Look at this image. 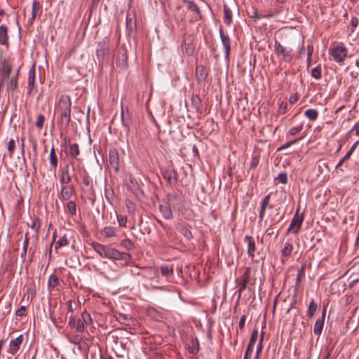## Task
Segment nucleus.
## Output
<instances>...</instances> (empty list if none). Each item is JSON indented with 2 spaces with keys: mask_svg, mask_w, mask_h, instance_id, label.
Here are the masks:
<instances>
[{
  "mask_svg": "<svg viewBox=\"0 0 359 359\" xmlns=\"http://www.w3.org/2000/svg\"><path fill=\"white\" fill-rule=\"evenodd\" d=\"M0 44L6 46L9 44L8 29L4 24L0 25Z\"/></svg>",
  "mask_w": 359,
  "mask_h": 359,
  "instance_id": "21",
  "label": "nucleus"
},
{
  "mask_svg": "<svg viewBox=\"0 0 359 359\" xmlns=\"http://www.w3.org/2000/svg\"><path fill=\"white\" fill-rule=\"evenodd\" d=\"M292 250V244L289 242H286L284 245V248L281 250L280 262L283 264H285L287 261L288 257L291 256Z\"/></svg>",
  "mask_w": 359,
  "mask_h": 359,
  "instance_id": "18",
  "label": "nucleus"
},
{
  "mask_svg": "<svg viewBox=\"0 0 359 359\" xmlns=\"http://www.w3.org/2000/svg\"><path fill=\"white\" fill-rule=\"evenodd\" d=\"M306 264H303L298 271V274L295 282V290H297L300 287V282L305 276Z\"/></svg>",
  "mask_w": 359,
  "mask_h": 359,
  "instance_id": "33",
  "label": "nucleus"
},
{
  "mask_svg": "<svg viewBox=\"0 0 359 359\" xmlns=\"http://www.w3.org/2000/svg\"><path fill=\"white\" fill-rule=\"evenodd\" d=\"M82 183L84 186L90 187L93 189L92 180L87 172L85 170L83 171V175H82Z\"/></svg>",
  "mask_w": 359,
  "mask_h": 359,
  "instance_id": "44",
  "label": "nucleus"
},
{
  "mask_svg": "<svg viewBox=\"0 0 359 359\" xmlns=\"http://www.w3.org/2000/svg\"><path fill=\"white\" fill-rule=\"evenodd\" d=\"M304 115L311 121H315L318 117V111L315 109H306Z\"/></svg>",
  "mask_w": 359,
  "mask_h": 359,
  "instance_id": "36",
  "label": "nucleus"
},
{
  "mask_svg": "<svg viewBox=\"0 0 359 359\" xmlns=\"http://www.w3.org/2000/svg\"><path fill=\"white\" fill-rule=\"evenodd\" d=\"M168 201H163L158 206V209L162 216L165 219H171L173 217L171 208H175L177 203L180 202V199L175 194H168Z\"/></svg>",
  "mask_w": 359,
  "mask_h": 359,
  "instance_id": "2",
  "label": "nucleus"
},
{
  "mask_svg": "<svg viewBox=\"0 0 359 359\" xmlns=\"http://www.w3.org/2000/svg\"><path fill=\"white\" fill-rule=\"evenodd\" d=\"M224 22L230 26L233 22V12L231 8L226 5H224Z\"/></svg>",
  "mask_w": 359,
  "mask_h": 359,
  "instance_id": "24",
  "label": "nucleus"
},
{
  "mask_svg": "<svg viewBox=\"0 0 359 359\" xmlns=\"http://www.w3.org/2000/svg\"><path fill=\"white\" fill-rule=\"evenodd\" d=\"M273 14H264L263 15L264 18H271L276 15H278L281 11V7H279L278 8L271 9Z\"/></svg>",
  "mask_w": 359,
  "mask_h": 359,
  "instance_id": "58",
  "label": "nucleus"
},
{
  "mask_svg": "<svg viewBox=\"0 0 359 359\" xmlns=\"http://www.w3.org/2000/svg\"><path fill=\"white\" fill-rule=\"evenodd\" d=\"M91 246L93 250L98 253L102 257L107 258V255L108 253V250L109 249V246L104 245L97 242H93L91 243Z\"/></svg>",
  "mask_w": 359,
  "mask_h": 359,
  "instance_id": "23",
  "label": "nucleus"
},
{
  "mask_svg": "<svg viewBox=\"0 0 359 359\" xmlns=\"http://www.w3.org/2000/svg\"><path fill=\"white\" fill-rule=\"evenodd\" d=\"M184 18H185V12L182 9V6H180V5L177 6L176 11L175 13V18L176 21L177 22H182V21H184Z\"/></svg>",
  "mask_w": 359,
  "mask_h": 359,
  "instance_id": "34",
  "label": "nucleus"
},
{
  "mask_svg": "<svg viewBox=\"0 0 359 359\" xmlns=\"http://www.w3.org/2000/svg\"><path fill=\"white\" fill-rule=\"evenodd\" d=\"M15 148V140L13 139H11L8 142V146H7V149H8V152L10 153V156H12V155L14 152Z\"/></svg>",
  "mask_w": 359,
  "mask_h": 359,
  "instance_id": "56",
  "label": "nucleus"
},
{
  "mask_svg": "<svg viewBox=\"0 0 359 359\" xmlns=\"http://www.w3.org/2000/svg\"><path fill=\"white\" fill-rule=\"evenodd\" d=\"M96 54L100 61H103L105 57L109 55V39L107 38H104L98 43Z\"/></svg>",
  "mask_w": 359,
  "mask_h": 359,
  "instance_id": "10",
  "label": "nucleus"
},
{
  "mask_svg": "<svg viewBox=\"0 0 359 359\" xmlns=\"http://www.w3.org/2000/svg\"><path fill=\"white\" fill-rule=\"evenodd\" d=\"M259 158H260V156L259 154H257V153L252 154L251 161H250V170L255 169L258 165V164L259 163Z\"/></svg>",
  "mask_w": 359,
  "mask_h": 359,
  "instance_id": "42",
  "label": "nucleus"
},
{
  "mask_svg": "<svg viewBox=\"0 0 359 359\" xmlns=\"http://www.w3.org/2000/svg\"><path fill=\"white\" fill-rule=\"evenodd\" d=\"M219 36L221 38L222 45L224 48L225 57L226 58H229L231 50L230 38L227 34L224 33L222 29L219 31Z\"/></svg>",
  "mask_w": 359,
  "mask_h": 359,
  "instance_id": "17",
  "label": "nucleus"
},
{
  "mask_svg": "<svg viewBox=\"0 0 359 359\" xmlns=\"http://www.w3.org/2000/svg\"><path fill=\"white\" fill-rule=\"evenodd\" d=\"M20 69H18L15 75L12 76L9 81L7 83V90L8 91H15L18 86V74H19Z\"/></svg>",
  "mask_w": 359,
  "mask_h": 359,
  "instance_id": "28",
  "label": "nucleus"
},
{
  "mask_svg": "<svg viewBox=\"0 0 359 359\" xmlns=\"http://www.w3.org/2000/svg\"><path fill=\"white\" fill-rule=\"evenodd\" d=\"M274 52L278 56L286 62H291L293 60V50L283 46L278 40H275Z\"/></svg>",
  "mask_w": 359,
  "mask_h": 359,
  "instance_id": "3",
  "label": "nucleus"
},
{
  "mask_svg": "<svg viewBox=\"0 0 359 359\" xmlns=\"http://www.w3.org/2000/svg\"><path fill=\"white\" fill-rule=\"evenodd\" d=\"M67 155H69L74 160L79 161V159L78 158V156L80 155L79 145L77 143L69 144Z\"/></svg>",
  "mask_w": 359,
  "mask_h": 359,
  "instance_id": "26",
  "label": "nucleus"
},
{
  "mask_svg": "<svg viewBox=\"0 0 359 359\" xmlns=\"http://www.w3.org/2000/svg\"><path fill=\"white\" fill-rule=\"evenodd\" d=\"M186 6L187 10L193 13V16L189 20L190 23H194L203 19L202 12L198 6L192 0H181Z\"/></svg>",
  "mask_w": 359,
  "mask_h": 359,
  "instance_id": "5",
  "label": "nucleus"
},
{
  "mask_svg": "<svg viewBox=\"0 0 359 359\" xmlns=\"http://www.w3.org/2000/svg\"><path fill=\"white\" fill-rule=\"evenodd\" d=\"M107 258L114 260H123L128 265L132 259V256L128 252H121L115 248L109 247Z\"/></svg>",
  "mask_w": 359,
  "mask_h": 359,
  "instance_id": "6",
  "label": "nucleus"
},
{
  "mask_svg": "<svg viewBox=\"0 0 359 359\" xmlns=\"http://www.w3.org/2000/svg\"><path fill=\"white\" fill-rule=\"evenodd\" d=\"M244 241L248 244V257L250 258H254L255 252L257 249L254 238L250 236H245Z\"/></svg>",
  "mask_w": 359,
  "mask_h": 359,
  "instance_id": "19",
  "label": "nucleus"
},
{
  "mask_svg": "<svg viewBox=\"0 0 359 359\" xmlns=\"http://www.w3.org/2000/svg\"><path fill=\"white\" fill-rule=\"evenodd\" d=\"M196 76L198 83L205 81L208 76V72L203 66H197L196 68Z\"/></svg>",
  "mask_w": 359,
  "mask_h": 359,
  "instance_id": "25",
  "label": "nucleus"
},
{
  "mask_svg": "<svg viewBox=\"0 0 359 359\" xmlns=\"http://www.w3.org/2000/svg\"><path fill=\"white\" fill-rule=\"evenodd\" d=\"M262 348H263V341H262V339H259V344L257 346L256 354L253 359H259V355L262 351Z\"/></svg>",
  "mask_w": 359,
  "mask_h": 359,
  "instance_id": "59",
  "label": "nucleus"
},
{
  "mask_svg": "<svg viewBox=\"0 0 359 359\" xmlns=\"http://www.w3.org/2000/svg\"><path fill=\"white\" fill-rule=\"evenodd\" d=\"M50 164L53 170H56L57 166V157L54 147H52L50 151Z\"/></svg>",
  "mask_w": 359,
  "mask_h": 359,
  "instance_id": "35",
  "label": "nucleus"
},
{
  "mask_svg": "<svg viewBox=\"0 0 359 359\" xmlns=\"http://www.w3.org/2000/svg\"><path fill=\"white\" fill-rule=\"evenodd\" d=\"M68 341L73 344L78 345L83 341V337L81 334H67Z\"/></svg>",
  "mask_w": 359,
  "mask_h": 359,
  "instance_id": "37",
  "label": "nucleus"
},
{
  "mask_svg": "<svg viewBox=\"0 0 359 359\" xmlns=\"http://www.w3.org/2000/svg\"><path fill=\"white\" fill-rule=\"evenodd\" d=\"M41 227V221L36 217L32 220L31 228L33 229L36 233H38Z\"/></svg>",
  "mask_w": 359,
  "mask_h": 359,
  "instance_id": "51",
  "label": "nucleus"
},
{
  "mask_svg": "<svg viewBox=\"0 0 359 359\" xmlns=\"http://www.w3.org/2000/svg\"><path fill=\"white\" fill-rule=\"evenodd\" d=\"M351 157V155L349 154L346 153V155L338 162V163L336 165V170H337L339 169V168L343 165V163L349 159Z\"/></svg>",
  "mask_w": 359,
  "mask_h": 359,
  "instance_id": "64",
  "label": "nucleus"
},
{
  "mask_svg": "<svg viewBox=\"0 0 359 359\" xmlns=\"http://www.w3.org/2000/svg\"><path fill=\"white\" fill-rule=\"evenodd\" d=\"M185 52L188 55H192L194 52V46L191 43H187L185 45Z\"/></svg>",
  "mask_w": 359,
  "mask_h": 359,
  "instance_id": "63",
  "label": "nucleus"
},
{
  "mask_svg": "<svg viewBox=\"0 0 359 359\" xmlns=\"http://www.w3.org/2000/svg\"><path fill=\"white\" fill-rule=\"evenodd\" d=\"M81 319L86 325H90L93 323V319L90 313L86 311L81 313Z\"/></svg>",
  "mask_w": 359,
  "mask_h": 359,
  "instance_id": "49",
  "label": "nucleus"
},
{
  "mask_svg": "<svg viewBox=\"0 0 359 359\" xmlns=\"http://www.w3.org/2000/svg\"><path fill=\"white\" fill-rule=\"evenodd\" d=\"M311 76L316 79H320L322 76L321 66L318 65L314 67L311 72Z\"/></svg>",
  "mask_w": 359,
  "mask_h": 359,
  "instance_id": "45",
  "label": "nucleus"
},
{
  "mask_svg": "<svg viewBox=\"0 0 359 359\" xmlns=\"http://www.w3.org/2000/svg\"><path fill=\"white\" fill-rule=\"evenodd\" d=\"M325 314H326V307L324 306L323 311H322L321 317L320 318H318L316 320L315 324H314L313 333L315 335H318L319 337L321 334L323 327H324Z\"/></svg>",
  "mask_w": 359,
  "mask_h": 359,
  "instance_id": "16",
  "label": "nucleus"
},
{
  "mask_svg": "<svg viewBox=\"0 0 359 359\" xmlns=\"http://www.w3.org/2000/svg\"><path fill=\"white\" fill-rule=\"evenodd\" d=\"M287 107H288L287 103L285 102H282L279 104V107H278V114H285L287 111Z\"/></svg>",
  "mask_w": 359,
  "mask_h": 359,
  "instance_id": "54",
  "label": "nucleus"
},
{
  "mask_svg": "<svg viewBox=\"0 0 359 359\" xmlns=\"http://www.w3.org/2000/svg\"><path fill=\"white\" fill-rule=\"evenodd\" d=\"M303 220V216L299 215V210H297L287 228V233L290 232L297 233L301 229Z\"/></svg>",
  "mask_w": 359,
  "mask_h": 359,
  "instance_id": "9",
  "label": "nucleus"
},
{
  "mask_svg": "<svg viewBox=\"0 0 359 359\" xmlns=\"http://www.w3.org/2000/svg\"><path fill=\"white\" fill-rule=\"evenodd\" d=\"M109 161L111 168L116 172L119 170V155L115 148H111L109 151Z\"/></svg>",
  "mask_w": 359,
  "mask_h": 359,
  "instance_id": "13",
  "label": "nucleus"
},
{
  "mask_svg": "<svg viewBox=\"0 0 359 359\" xmlns=\"http://www.w3.org/2000/svg\"><path fill=\"white\" fill-rule=\"evenodd\" d=\"M277 180L282 184H286L287 182V175L285 172H281L278 175Z\"/></svg>",
  "mask_w": 359,
  "mask_h": 359,
  "instance_id": "62",
  "label": "nucleus"
},
{
  "mask_svg": "<svg viewBox=\"0 0 359 359\" xmlns=\"http://www.w3.org/2000/svg\"><path fill=\"white\" fill-rule=\"evenodd\" d=\"M24 337L22 334L19 335L14 339L11 340L7 350L8 353L11 355H15L20 348V346L22 344Z\"/></svg>",
  "mask_w": 359,
  "mask_h": 359,
  "instance_id": "14",
  "label": "nucleus"
},
{
  "mask_svg": "<svg viewBox=\"0 0 359 359\" xmlns=\"http://www.w3.org/2000/svg\"><path fill=\"white\" fill-rule=\"evenodd\" d=\"M241 280L249 284L250 286L255 285L256 278L251 276V268L250 266L244 269V273L242 275Z\"/></svg>",
  "mask_w": 359,
  "mask_h": 359,
  "instance_id": "22",
  "label": "nucleus"
},
{
  "mask_svg": "<svg viewBox=\"0 0 359 359\" xmlns=\"http://www.w3.org/2000/svg\"><path fill=\"white\" fill-rule=\"evenodd\" d=\"M187 350L189 353L196 354L199 351V342L197 338L191 337L190 344H188Z\"/></svg>",
  "mask_w": 359,
  "mask_h": 359,
  "instance_id": "27",
  "label": "nucleus"
},
{
  "mask_svg": "<svg viewBox=\"0 0 359 359\" xmlns=\"http://www.w3.org/2000/svg\"><path fill=\"white\" fill-rule=\"evenodd\" d=\"M128 188L132 191L136 198L141 200L144 197L143 190L140 188L137 180L132 175L129 177Z\"/></svg>",
  "mask_w": 359,
  "mask_h": 359,
  "instance_id": "8",
  "label": "nucleus"
},
{
  "mask_svg": "<svg viewBox=\"0 0 359 359\" xmlns=\"http://www.w3.org/2000/svg\"><path fill=\"white\" fill-rule=\"evenodd\" d=\"M162 175L170 185L175 184L177 182L178 174L177 171L172 168V166H170L163 170Z\"/></svg>",
  "mask_w": 359,
  "mask_h": 359,
  "instance_id": "12",
  "label": "nucleus"
},
{
  "mask_svg": "<svg viewBox=\"0 0 359 359\" xmlns=\"http://www.w3.org/2000/svg\"><path fill=\"white\" fill-rule=\"evenodd\" d=\"M117 221L121 227H126L127 224L126 216L122 215H116Z\"/></svg>",
  "mask_w": 359,
  "mask_h": 359,
  "instance_id": "53",
  "label": "nucleus"
},
{
  "mask_svg": "<svg viewBox=\"0 0 359 359\" xmlns=\"http://www.w3.org/2000/svg\"><path fill=\"white\" fill-rule=\"evenodd\" d=\"M126 207L129 213L134 214L136 211V205L130 199L126 200Z\"/></svg>",
  "mask_w": 359,
  "mask_h": 359,
  "instance_id": "46",
  "label": "nucleus"
},
{
  "mask_svg": "<svg viewBox=\"0 0 359 359\" xmlns=\"http://www.w3.org/2000/svg\"><path fill=\"white\" fill-rule=\"evenodd\" d=\"M70 168H72L73 171L81 170L79 165H76L74 160H72L69 163L66 164L60 172V182L61 185L68 184L71 182L72 177L69 173Z\"/></svg>",
  "mask_w": 359,
  "mask_h": 359,
  "instance_id": "4",
  "label": "nucleus"
},
{
  "mask_svg": "<svg viewBox=\"0 0 359 359\" xmlns=\"http://www.w3.org/2000/svg\"><path fill=\"white\" fill-rule=\"evenodd\" d=\"M258 337V330L257 328H255L251 334L249 343L248 344V349H250L251 348H254V345L257 340Z\"/></svg>",
  "mask_w": 359,
  "mask_h": 359,
  "instance_id": "39",
  "label": "nucleus"
},
{
  "mask_svg": "<svg viewBox=\"0 0 359 359\" xmlns=\"http://www.w3.org/2000/svg\"><path fill=\"white\" fill-rule=\"evenodd\" d=\"M42 13V6L41 3L36 0L34 1L32 7V16L29 19L31 24L34 22L37 15H41Z\"/></svg>",
  "mask_w": 359,
  "mask_h": 359,
  "instance_id": "20",
  "label": "nucleus"
},
{
  "mask_svg": "<svg viewBox=\"0 0 359 359\" xmlns=\"http://www.w3.org/2000/svg\"><path fill=\"white\" fill-rule=\"evenodd\" d=\"M44 121H45V117L43 114H39L37 116V118H36V121L35 122V126L36 127L39 129V130H41L42 129L43 126V124H44Z\"/></svg>",
  "mask_w": 359,
  "mask_h": 359,
  "instance_id": "52",
  "label": "nucleus"
},
{
  "mask_svg": "<svg viewBox=\"0 0 359 359\" xmlns=\"http://www.w3.org/2000/svg\"><path fill=\"white\" fill-rule=\"evenodd\" d=\"M27 308L25 306H21L20 308L15 311V316L18 317H24L27 315Z\"/></svg>",
  "mask_w": 359,
  "mask_h": 359,
  "instance_id": "57",
  "label": "nucleus"
},
{
  "mask_svg": "<svg viewBox=\"0 0 359 359\" xmlns=\"http://www.w3.org/2000/svg\"><path fill=\"white\" fill-rule=\"evenodd\" d=\"M85 325L86 324L83 322V320L79 318L77 320L76 325V330L78 332H83L85 330Z\"/></svg>",
  "mask_w": 359,
  "mask_h": 359,
  "instance_id": "55",
  "label": "nucleus"
},
{
  "mask_svg": "<svg viewBox=\"0 0 359 359\" xmlns=\"http://www.w3.org/2000/svg\"><path fill=\"white\" fill-rule=\"evenodd\" d=\"M66 212L71 216H74L76 214V204L73 201H68L65 206Z\"/></svg>",
  "mask_w": 359,
  "mask_h": 359,
  "instance_id": "31",
  "label": "nucleus"
},
{
  "mask_svg": "<svg viewBox=\"0 0 359 359\" xmlns=\"http://www.w3.org/2000/svg\"><path fill=\"white\" fill-rule=\"evenodd\" d=\"M105 237L109 238L115 236V229L112 226H106L102 231Z\"/></svg>",
  "mask_w": 359,
  "mask_h": 359,
  "instance_id": "48",
  "label": "nucleus"
},
{
  "mask_svg": "<svg viewBox=\"0 0 359 359\" xmlns=\"http://www.w3.org/2000/svg\"><path fill=\"white\" fill-rule=\"evenodd\" d=\"M121 245L127 250H131L134 248V244L130 239H123L121 242Z\"/></svg>",
  "mask_w": 359,
  "mask_h": 359,
  "instance_id": "50",
  "label": "nucleus"
},
{
  "mask_svg": "<svg viewBox=\"0 0 359 359\" xmlns=\"http://www.w3.org/2000/svg\"><path fill=\"white\" fill-rule=\"evenodd\" d=\"M137 24H136V15L134 11H129L126 15V30L128 35L136 32Z\"/></svg>",
  "mask_w": 359,
  "mask_h": 359,
  "instance_id": "11",
  "label": "nucleus"
},
{
  "mask_svg": "<svg viewBox=\"0 0 359 359\" xmlns=\"http://www.w3.org/2000/svg\"><path fill=\"white\" fill-rule=\"evenodd\" d=\"M35 82V67L32 66V67L29 71L28 76V93L29 95L32 94V91L34 86Z\"/></svg>",
  "mask_w": 359,
  "mask_h": 359,
  "instance_id": "29",
  "label": "nucleus"
},
{
  "mask_svg": "<svg viewBox=\"0 0 359 359\" xmlns=\"http://www.w3.org/2000/svg\"><path fill=\"white\" fill-rule=\"evenodd\" d=\"M161 274L166 278L172 276L173 274L172 266L169 264L162 266L161 267Z\"/></svg>",
  "mask_w": 359,
  "mask_h": 359,
  "instance_id": "38",
  "label": "nucleus"
},
{
  "mask_svg": "<svg viewBox=\"0 0 359 359\" xmlns=\"http://www.w3.org/2000/svg\"><path fill=\"white\" fill-rule=\"evenodd\" d=\"M69 245V239L66 234L63 235L60 239L55 243V248L57 250L60 248L67 246Z\"/></svg>",
  "mask_w": 359,
  "mask_h": 359,
  "instance_id": "41",
  "label": "nucleus"
},
{
  "mask_svg": "<svg viewBox=\"0 0 359 359\" xmlns=\"http://www.w3.org/2000/svg\"><path fill=\"white\" fill-rule=\"evenodd\" d=\"M304 135L302 136L299 138H297V139H295V140H290V141H288V142H285L284 144H283L280 147H278L277 151H280L282 150H284V149L290 147V146H292V145L296 144L297 142H298L300 140H302L304 138Z\"/></svg>",
  "mask_w": 359,
  "mask_h": 359,
  "instance_id": "43",
  "label": "nucleus"
},
{
  "mask_svg": "<svg viewBox=\"0 0 359 359\" xmlns=\"http://www.w3.org/2000/svg\"><path fill=\"white\" fill-rule=\"evenodd\" d=\"M348 50L344 46H338L330 49V54L332 56L334 60L338 63L344 62Z\"/></svg>",
  "mask_w": 359,
  "mask_h": 359,
  "instance_id": "7",
  "label": "nucleus"
},
{
  "mask_svg": "<svg viewBox=\"0 0 359 359\" xmlns=\"http://www.w3.org/2000/svg\"><path fill=\"white\" fill-rule=\"evenodd\" d=\"M304 128V123H301L299 125L292 127L288 132L286 133V137L289 138L292 136L297 135L298 133H299Z\"/></svg>",
  "mask_w": 359,
  "mask_h": 359,
  "instance_id": "32",
  "label": "nucleus"
},
{
  "mask_svg": "<svg viewBox=\"0 0 359 359\" xmlns=\"http://www.w3.org/2000/svg\"><path fill=\"white\" fill-rule=\"evenodd\" d=\"M74 192V188L73 186L69 185V184L61 185V190L59 194V198L62 201H69Z\"/></svg>",
  "mask_w": 359,
  "mask_h": 359,
  "instance_id": "15",
  "label": "nucleus"
},
{
  "mask_svg": "<svg viewBox=\"0 0 359 359\" xmlns=\"http://www.w3.org/2000/svg\"><path fill=\"white\" fill-rule=\"evenodd\" d=\"M28 245H29V243H27V241L24 240L22 252L20 255V257L22 258L23 260H25V259L27 252Z\"/></svg>",
  "mask_w": 359,
  "mask_h": 359,
  "instance_id": "60",
  "label": "nucleus"
},
{
  "mask_svg": "<svg viewBox=\"0 0 359 359\" xmlns=\"http://www.w3.org/2000/svg\"><path fill=\"white\" fill-rule=\"evenodd\" d=\"M59 285V279L55 274H51L48 278V288H55Z\"/></svg>",
  "mask_w": 359,
  "mask_h": 359,
  "instance_id": "40",
  "label": "nucleus"
},
{
  "mask_svg": "<svg viewBox=\"0 0 359 359\" xmlns=\"http://www.w3.org/2000/svg\"><path fill=\"white\" fill-rule=\"evenodd\" d=\"M180 232L184 235V236L187 239L191 240V238H193L192 233H191L190 229L189 227H187V226H182L181 227Z\"/></svg>",
  "mask_w": 359,
  "mask_h": 359,
  "instance_id": "47",
  "label": "nucleus"
},
{
  "mask_svg": "<svg viewBox=\"0 0 359 359\" xmlns=\"http://www.w3.org/2000/svg\"><path fill=\"white\" fill-rule=\"evenodd\" d=\"M317 309H318V305L315 302L314 299H312L309 302V307L306 311V316L309 318H313L317 311Z\"/></svg>",
  "mask_w": 359,
  "mask_h": 359,
  "instance_id": "30",
  "label": "nucleus"
},
{
  "mask_svg": "<svg viewBox=\"0 0 359 359\" xmlns=\"http://www.w3.org/2000/svg\"><path fill=\"white\" fill-rule=\"evenodd\" d=\"M72 101L69 95H62L56 106V111L59 116L58 126L67 128L71 121Z\"/></svg>",
  "mask_w": 359,
  "mask_h": 359,
  "instance_id": "1",
  "label": "nucleus"
},
{
  "mask_svg": "<svg viewBox=\"0 0 359 359\" xmlns=\"http://www.w3.org/2000/svg\"><path fill=\"white\" fill-rule=\"evenodd\" d=\"M130 319L128 317L127 315L120 314L119 316V322L123 325H128L129 321Z\"/></svg>",
  "mask_w": 359,
  "mask_h": 359,
  "instance_id": "61",
  "label": "nucleus"
}]
</instances>
